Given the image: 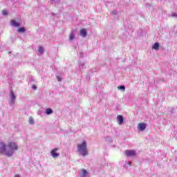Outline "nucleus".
Masks as SVG:
<instances>
[{"mask_svg":"<svg viewBox=\"0 0 177 177\" xmlns=\"http://www.w3.org/2000/svg\"><path fill=\"white\" fill-rule=\"evenodd\" d=\"M17 31L18 32H25L26 28H24V27H21V28H19Z\"/></svg>","mask_w":177,"mask_h":177,"instance_id":"13","label":"nucleus"},{"mask_svg":"<svg viewBox=\"0 0 177 177\" xmlns=\"http://www.w3.org/2000/svg\"><path fill=\"white\" fill-rule=\"evenodd\" d=\"M80 35H82V37H83V38H85V37H86V35H88L86 32V29L82 28V30H80Z\"/></svg>","mask_w":177,"mask_h":177,"instance_id":"10","label":"nucleus"},{"mask_svg":"<svg viewBox=\"0 0 177 177\" xmlns=\"http://www.w3.org/2000/svg\"><path fill=\"white\" fill-rule=\"evenodd\" d=\"M53 113V111H52L51 109H46V114L49 115V114H52Z\"/></svg>","mask_w":177,"mask_h":177,"instance_id":"14","label":"nucleus"},{"mask_svg":"<svg viewBox=\"0 0 177 177\" xmlns=\"http://www.w3.org/2000/svg\"><path fill=\"white\" fill-rule=\"evenodd\" d=\"M124 154L127 157H133V156H136V152L135 151L126 150Z\"/></svg>","mask_w":177,"mask_h":177,"instance_id":"6","label":"nucleus"},{"mask_svg":"<svg viewBox=\"0 0 177 177\" xmlns=\"http://www.w3.org/2000/svg\"><path fill=\"white\" fill-rule=\"evenodd\" d=\"M129 165H131V162H129Z\"/></svg>","mask_w":177,"mask_h":177,"instance_id":"25","label":"nucleus"},{"mask_svg":"<svg viewBox=\"0 0 177 177\" xmlns=\"http://www.w3.org/2000/svg\"><path fill=\"white\" fill-rule=\"evenodd\" d=\"M29 123L31 124H34V119L31 117L29 118Z\"/></svg>","mask_w":177,"mask_h":177,"instance_id":"18","label":"nucleus"},{"mask_svg":"<svg viewBox=\"0 0 177 177\" xmlns=\"http://www.w3.org/2000/svg\"><path fill=\"white\" fill-rule=\"evenodd\" d=\"M10 99L11 103H15V100H16V95H15V92L12 90L10 91Z\"/></svg>","mask_w":177,"mask_h":177,"instance_id":"8","label":"nucleus"},{"mask_svg":"<svg viewBox=\"0 0 177 177\" xmlns=\"http://www.w3.org/2000/svg\"><path fill=\"white\" fill-rule=\"evenodd\" d=\"M147 124L145 122L139 123L137 127V129L140 131V132H142V131H145L146 129Z\"/></svg>","mask_w":177,"mask_h":177,"instance_id":"5","label":"nucleus"},{"mask_svg":"<svg viewBox=\"0 0 177 177\" xmlns=\"http://www.w3.org/2000/svg\"><path fill=\"white\" fill-rule=\"evenodd\" d=\"M8 147L10 149H8L6 148V151H12V154H13V153H14L15 151L19 149V147L17 146V144H16V142H8Z\"/></svg>","mask_w":177,"mask_h":177,"instance_id":"3","label":"nucleus"},{"mask_svg":"<svg viewBox=\"0 0 177 177\" xmlns=\"http://www.w3.org/2000/svg\"><path fill=\"white\" fill-rule=\"evenodd\" d=\"M32 89L35 90L37 89V86L35 85L32 86Z\"/></svg>","mask_w":177,"mask_h":177,"instance_id":"22","label":"nucleus"},{"mask_svg":"<svg viewBox=\"0 0 177 177\" xmlns=\"http://www.w3.org/2000/svg\"><path fill=\"white\" fill-rule=\"evenodd\" d=\"M118 89H122V91H125V86H119Z\"/></svg>","mask_w":177,"mask_h":177,"instance_id":"17","label":"nucleus"},{"mask_svg":"<svg viewBox=\"0 0 177 177\" xmlns=\"http://www.w3.org/2000/svg\"><path fill=\"white\" fill-rule=\"evenodd\" d=\"M15 177H20V175L16 174V175L15 176Z\"/></svg>","mask_w":177,"mask_h":177,"instance_id":"24","label":"nucleus"},{"mask_svg":"<svg viewBox=\"0 0 177 177\" xmlns=\"http://www.w3.org/2000/svg\"><path fill=\"white\" fill-rule=\"evenodd\" d=\"M111 15H116L115 11H112V12H111Z\"/></svg>","mask_w":177,"mask_h":177,"instance_id":"23","label":"nucleus"},{"mask_svg":"<svg viewBox=\"0 0 177 177\" xmlns=\"http://www.w3.org/2000/svg\"><path fill=\"white\" fill-rule=\"evenodd\" d=\"M171 17H177V15L175 12L171 13Z\"/></svg>","mask_w":177,"mask_h":177,"instance_id":"20","label":"nucleus"},{"mask_svg":"<svg viewBox=\"0 0 177 177\" xmlns=\"http://www.w3.org/2000/svg\"><path fill=\"white\" fill-rule=\"evenodd\" d=\"M77 151L82 153L83 157L88 156V149L86 148V142H83L82 144L77 145Z\"/></svg>","mask_w":177,"mask_h":177,"instance_id":"1","label":"nucleus"},{"mask_svg":"<svg viewBox=\"0 0 177 177\" xmlns=\"http://www.w3.org/2000/svg\"><path fill=\"white\" fill-rule=\"evenodd\" d=\"M2 13H3V15L4 16L8 15V11H6V10H5L2 11Z\"/></svg>","mask_w":177,"mask_h":177,"instance_id":"19","label":"nucleus"},{"mask_svg":"<svg viewBox=\"0 0 177 177\" xmlns=\"http://www.w3.org/2000/svg\"><path fill=\"white\" fill-rule=\"evenodd\" d=\"M57 150H59V148H55L54 149L51 150L50 156L53 157V158H57V157L60 156V154L57 153Z\"/></svg>","mask_w":177,"mask_h":177,"instance_id":"4","label":"nucleus"},{"mask_svg":"<svg viewBox=\"0 0 177 177\" xmlns=\"http://www.w3.org/2000/svg\"><path fill=\"white\" fill-rule=\"evenodd\" d=\"M117 120L119 125H122V124L124 122V118L121 115L117 116Z\"/></svg>","mask_w":177,"mask_h":177,"instance_id":"9","label":"nucleus"},{"mask_svg":"<svg viewBox=\"0 0 177 177\" xmlns=\"http://www.w3.org/2000/svg\"><path fill=\"white\" fill-rule=\"evenodd\" d=\"M82 176H86V175H88V171L85 169H82Z\"/></svg>","mask_w":177,"mask_h":177,"instance_id":"12","label":"nucleus"},{"mask_svg":"<svg viewBox=\"0 0 177 177\" xmlns=\"http://www.w3.org/2000/svg\"><path fill=\"white\" fill-rule=\"evenodd\" d=\"M74 38H75L74 35L71 34L70 36H69L70 41H73V39H74Z\"/></svg>","mask_w":177,"mask_h":177,"instance_id":"16","label":"nucleus"},{"mask_svg":"<svg viewBox=\"0 0 177 177\" xmlns=\"http://www.w3.org/2000/svg\"><path fill=\"white\" fill-rule=\"evenodd\" d=\"M44 48L42 46L39 47V53H41L42 55V54H44Z\"/></svg>","mask_w":177,"mask_h":177,"instance_id":"15","label":"nucleus"},{"mask_svg":"<svg viewBox=\"0 0 177 177\" xmlns=\"http://www.w3.org/2000/svg\"><path fill=\"white\" fill-rule=\"evenodd\" d=\"M159 48H160V44H158V42L155 43L152 46V49H154L155 50H158Z\"/></svg>","mask_w":177,"mask_h":177,"instance_id":"11","label":"nucleus"},{"mask_svg":"<svg viewBox=\"0 0 177 177\" xmlns=\"http://www.w3.org/2000/svg\"><path fill=\"white\" fill-rule=\"evenodd\" d=\"M10 25L12 27H16V28L20 27V24L19 22H17V21H16V20H15V19H12L10 21Z\"/></svg>","mask_w":177,"mask_h":177,"instance_id":"7","label":"nucleus"},{"mask_svg":"<svg viewBox=\"0 0 177 177\" xmlns=\"http://www.w3.org/2000/svg\"><path fill=\"white\" fill-rule=\"evenodd\" d=\"M57 80L59 81V82H62V77L60 76H57Z\"/></svg>","mask_w":177,"mask_h":177,"instance_id":"21","label":"nucleus"},{"mask_svg":"<svg viewBox=\"0 0 177 177\" xmlns=\"http://www.w3.org/2000/svg\"><path fill=\"white\" fill-rule=\"evenodd\" d=\"M0 153L6 156L7 157H12L13 152L12 151L6 150V145L3 142H0Z\"/></svg>","mask_w":177,"mask_h":177,"instance_id":"2","label":"nucleus"}]
</instances>
